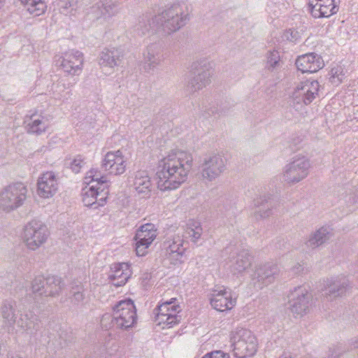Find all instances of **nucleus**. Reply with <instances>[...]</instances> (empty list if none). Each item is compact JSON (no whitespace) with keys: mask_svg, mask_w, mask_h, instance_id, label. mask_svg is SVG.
<instances>
[{"mask_svg":"<svg viewBox=\"0 0 358 358\" xmlns=\"http://www.w3.org/2000/svg\"><path fill=\"white\" fill-rule=\"evenodd\" d=\"M348 282L345 277H334L326 282L325 295L328 300L333 301L342 296L347 289Z\"/></svg>","mask_w":358,"mask_h":358,"instance_id":"b1692460","label":"nucleus"},{"mask_svg":"<svg viewBox=\"0 0 358 358\" xmlns=\"http://www.w3.org/2000/svg\"><path fill=\"white\" fill-rule=\"evenodd\" d=\"M152 20L153 17L150 18L147 15L140 17L135 25V31L140 36L156 32V26L152 23Z\"/></svg>","mask_w":358,"mask_h":358,"instance_id":"c9c22d12","label":"nucleus"},{"mask_svg":"<svg viewBox=\"0 0 358 358\" xmlns=\"http://www.w3.org/2000/svg\"><path fill=\"white\" fill-rule=\"evenodd\" d=\"M289 297L290 310L296 317L303 316L307 313L311 306V294L306 288H295Z\"/></svg>","mask_w":358,"mask_h":358,"instance_id":"4468645a","label":"nucleus"},{"mask_svg":"<svg viewBox=\"0 0 358 358\" xmlns=\"http://www.w3.org/2000/svg\"><path fill=\"white\" fill-rule=\"evenodd\" d=\"M319 88L320 85L317 80H307L300 82L291 93L290 106L297 111L301 110L316 98Z\"/></svg>","mask_w":358,"mask_h":358,"instance_id":"1a4fd4ad","label":"nucleus"},{"mask_svg":"<svg viewBox=\"0 0 358 358\" xmlns=\"http://www.w3.org/2000/svg\"><path fill=\"white\" fill-rule=\"evenodd\" d=\"M226 166V159L220 155L206 157L201 165V180L205 183L215 181L225 171Z\"/></svg>","mask_w":358,"mask_h":358,"instance_id":"9b49d317","label":"nucleus"},{"mask_svg":"<svg viewBox=\"0 0 358 358\" xmlns=\"http://www.w3.org/2000/svg\"><path fill=\"white\" fill-rule=\"evenodd\" d=\"M202 358H230L229 354L224 353L220 350L214 351L206 355Z\"/></svg>","mask_w":358,"mask_h":358,"instance_id":"de8ad7c7","label":"nucleus"},{"mask_svg":"<svg viewBox=\"0 0 358 358\" xmlns=\"http://www.w3.org/2000/svg\"><path fill=\"white\" fill-rule=\"evenodd\" d=\"M124 57L123 52L118 48H105L99 54V65L106 75L111 74L115 66L120 64Z\"/></svg>","mask_w":358,"mask_h":358,"instance_id":"a211bd4d","label":"nucleus"},{"mask_svg":"<svg viewBox=\"0 0 358 358\" xmlns=\"http://www.w3.org/2000/svg\"><path fill=\"white\" fill-rule=\"evenodd\" d=\"M20 1L26 10L34 17L44 14L47 9L44 0H20Z\"/></svg>","mask_w":358,"mask_h":358,"instance_id":"72a5a7b5","label":"nucleus"},{"mask_svg":"<svg viewBox=\"0 0 358 358\" xmlns=\"http://www.w3.org/2000/svg\"><path fill=\"white\" fill-rule=\"evenodd\" d=\"M86 186L82 190V200L85 206H93L97 208L102 206L106 202V197L101 196L99 192L98 185H102L106 182L101 172L95 169H92L87 173L83 180Z\"/></svg>","mask_w":358,"mask_h":358,"instance_id":"20e7f679","label":"nucleus"},{"mask_svg":"<svg viewBox=\"0 0 358 358\" xmlns=\"http://www.w3.org/2000/svg\"><path fill=\"white\" fill-rule=\"evenodd\" d=\"M213 71L208 62L201 60L194 62L187 90L189 93H194L206 87L210 83Z\"/></svg>","mask_w":358,"mask_h":358,"instance_id":"9d476101","label":"nucleus"},{"mask_svg":"<svg viewBox=\"0 0 358 358\" xmlns=\"http://www.w3.org/2000/svg\"><path fill=\"white\" fill-rule=\"evenodd\" d=\"M64 287L62 280L56 276H49L45 278V296L59 295Z\"/></svg>","mask_w":358,"mask_h":358,"instance_id":"f704fd0d","label":"nucleus"},{"mask_svg":"<svg viewBox=\"0 0 358 358\" xmlns=\"http://www.w3.org/2000/svg\"><path fill=\"white\" fill-rule=\"evenodd\" d=\"M280 358H291V357H280Z\"/></svg>","mask_w":358,"mask_h":358,"instance_id":"4d7b16f0","label":"nucleus"},{"mask_svg":"<svg viewBox=\"0 0 358 358\" xmlns=\"http://www.w3.org/2000/svg\"><path fill=\"white\" fill-rule=\"evenodd\" d=\"M15 302L5 300L0 305V315L3 323L6 326L13 327L16 322Z\"/></svg>","mask_w":358,"mask_h":358,"instance_id":"7c9ffc66","label":"nucleus"},{"mask_svg":"<svg viewBox=\"0 0 358 358\" xmlns=\"http://www.w3.org/2000/svg\"><path fill=\"white\" fill-rule=\"evenodd\" d=\"M176 300L173 298L169 301L164 302L155 310V322L162 329L171 328L180 320L178 313L181 309L179 305L175 304Z\"/></svg>","mask_w":358,"mask_h":358,"instance_id":"f8f14e48","label":"nucleus"},{"mask_svg":"<svg viewBox=\"0 0 358 358\" xmlns=\"http://www.w3.org/2000/svg\"><path fill=\"white\" fill-rule=\"evenodd\" d=\"M203 234V228L200 222L194 220H189L187 224L185 234L190 238L191 241L196 243L201 238Z\"/></svg>","mask_w":358,"mask_h":358,"instance_id":"4c0bfd02","label":"nucleus"},{"mask_svg":"<svg viewBox=\"0 0 358 358\" xmlns=\"http://www.w3.org/2000/svg\"><path fill=\"white\" fill-rule=\"evenodd\" d=\"M127 161L120 150L107 152L101 162V168L109 174L120 176L126 171Z\"/></svg>","mask_w":358,"mask_h":358,"instance_id":"f3484780","label":"nucleus"},{"mask_svg":"<svg viewBox=\"0 0 358 358\" xmlns=\"http://www.w3.org/2000/svg\"><path fill=\"white\" fill-rule=\"evenodd\" d=\"M257 210L254 213V217L257 220L266 219L272 215L273 205L266 197H260L255 201Z\"/></svg>","mask_w":358,"mask_h":358,"instance_id":"473e14b6","label":"nucleus"},{"mask_svg":"<svg viewBox=\"0 0 358 358\" xmlns=\"http://www.w3.org/2000/svg\"><path fill=\"white\" fill-rule=\"evenodd\" d=\"M135 237L142 241L151 244L157 237L155 226L152 223L142 225L137 231Z\"/></svg>","mask_w":358,"mask_h":358,"instance_id":"e433bc0d","label":"nucleus"},{"mask_svg":"<svg viewBox=\"0 0 358 358\" xmlns=\"http://www.w3.org/2000/svg\"><path fill=\"white\" fill-rule=\"evenodd\" d=\"M251 265L250 252L246 250L239 251L231 261L230 271L234 275L245 271Z\"/></svg>","mask_w":358,"mask_h":358,"instance_id":"cd10ccee","label":"nucleus"},{"mask_svg":"<svg viewBox=\"0 0 358 358\" xmlns=\"http://www.w3.org/2000/svg\"><path fill=\"white\" fill-rule=\"evenodd\" d=\"M336 0H309V8L315 18L329 17L338 11Z\"/></svg>","mask_w":358,"mask_h":358,"instance_id":"5701e85b","label":"nucleus"},{"mask_svg":"<svg viewBox=\"0 0 358 358\" xmlns=\"http://www.w3.org/2000/svg\"><path fill=\"white\" fill-rule=\"evenodd\" d=\"M135 239L136 241V255L139 257L145 256L148 252V248L151 245L148 243L144 242L141 241L138 238H136L135 237Z\"/></svg>","mask_w":358,"mask_h":358,"instance_id":"37998d69","label":"nucleus"},{"mask_svg":"<svg viewBox=\"0 0 358 358\" xmlns=\"http://www.w3.org/2000/svg\"><path fill=\"white\" fill-rule=\"evenodd\" d=\"M161 51L155 44L147 47L143 53L144 69L147 72L154 71L161 63Z\"/></svg>","mask_w":358,"mask_h":358,"instance_id":"bb28decb","label":"nucleus"},{"mask_svg":"<svg viewBox=\"0 0 358 358\" xmlns=\"http://www.w3.org/2000/svg\"><path fill=\"white\" fill-rule=\"evenodd\" d=\"M25 123L28 133L31 134H41L48 127L45 117L37 113L26 116Z\"/></svg>","mask_w":358,"mask_h":358,"instance_id":"c85d7f7f","label":"nucleus"},{"mask_svg":"<svg viewBox=\"0 0 358 358\" xmlns=\"http://www.w3.org/2000/svg\"><path fill=\"white\" fill-rule=\"evenodd\" d=\"M83 54L78 50H69L55 57L56 65L71 76L78 75L83 68Z\"/></svg>","mask_w":358,"mask_h":358,"instance_id":"ddd939ff","label":"nucleus"},{"mask_svg":"<svg viewBox=\"0 0 358 358\" xmlns=\"http://www.w3.org/2000/svg\"><path fill=\"white\" fill-rule=\"evenodd\" d=\"M349 201L352 204H357L358 203V195L355 194H352L349 196Z\"/></svg>","mask_w":358,"mask_h":358,"instance_id":"09e8293b","label":"nucleus"},{"mask_svg":"<svg viewBox=\"0 0 358 358\" xmlns=\"http://www.w3.org/2000/svg\"><path fill=\"white\" fill-rule=\"evenodd\" d=\"M352 345L355 348H358V339L357 340H355V341L352 342Z\"/></svg>","mask_w":358,"mask_h":358,"instance_id":"603ef678","label":"nucleus"},{"mask_svg":"<svg viewBox=\"0 0 358 358\" xmlns=\"http://www.w3.org/2000/svg\"><path fill=\"white\" fill-rule=\"evenodd\" d=\"M131 275L129 265L127 263L114 264L111 267L109 279L115 287L124 285Z\"/></svg>","mask_w":358,"mask_h":358,"instance_id":"393cba45","label":"nucleus"},{"mask_svg":"<svg viewBox=\"0 0 358 358\" xmlns=\"http://www.w3.org/2000/svg\"><path fill=\"white\" fill-rule=\"evenodd\" d=\"M45 278L36 277L31 282V290L36 296H45Z\"/></svg>","mask_w":358,"mask_h":358,"instance_id":"79ce46f5","label":"nucleus"},{"mask_svg":"<svg viewBox=\"0 0 358 358\" xmlns=\"http://www.w3.org/2000/svg\"><path fill=\"white\" fill-rule=\"evenodd\" d=\"M193 166L192 155L182 150H173L159 162L157 187L160 191L175 190L188 178Z\"/></svg>","mask_w":358,"mask_h":358,"instance_id":"f257e3e1","label":"nucleus"},{"mask_svg":"<svg viewBox=\"0 0 358 358\" xmlns=\"http://www.w3.org/2000/svg\"><path fill=\"white\" fill-rule=\"evenodd\" d=\"M28 196V188L21 182H12L0 190V208L6 213L22 206Z\"/></svg>","mask_w":358,"mask_h":358,"instance_id":"39448f33","label":"nucleus"},{"mask_svg":"<svg viewBox=\"0 0 358 358\" xmlns=\"http://www.w3.org/2000/svg\"><path fill=\"white\" fill-rule=\"evenodd\" d=\"M50 236V231L43 222L32 220L23 228L22 239L26 247L35 251L43 246Z\"/></svg>","mask_w":358,"mask_h":358,"instance_id":"6e6552de","label":"nucleus"},{"mask_svg":"<svg viewBox=\"0 0 358 358\" xmlns=\"http://www.w3.org/2000/svg\"><path fill=\"white\" fill-rule=\"evenodd\" d=\"M295 64L302 73H315L324 66L322 58L316 53H308L298 57Z\"/></svg>","mask_w":358,"mask_h":358,"instance_id":"4be33fe9","label":"nucleus"},{"mask_svg":"<svg viewBox=\"0 0 358 358\" xmlns=\"http://www.w3.org/2000/svg\"><path fill=\"white\" fill-rule=\"evenodd\" d=\"M64 87H65V86L64 84H62V85L57 84V90H61L64 89Z\"/></svg>","mask_w":358,"mask_h":358,"instance_id":"3c124183","label":"nucleus"},{"mask_svg":"<svg viewBox=\"0 0 358 358\" xmlns=\"http://www.w3.org/2000/svg\"><path fill=\"white\" fill-rule=\"evenodd\" d=\"M311 168L309 158L299 154L293 157L282 168L280 179L288 185H294L308 177Z\"/></svg>","mask_w":358,"mask_h":358,"instance_id":"423d86ee","label":"nucleus"},{"mask_svg":"<svg viewBox=\"0 0 358 358\" xmlns=\"http://www.w3.org/2000/svg\"><path fill=\"white\" fill-rule=\"evenodd\" d=\"M187 20L183 7L174 4L155 15L152 23L155 24L156 32L166 36L180 30Z\"/></svg>","mask_w":358,"mask_h":358,"instance_id":"f03ea898","label":"nucleus"},{"mask_svg":"<svg viewBox=\"0 0 358 358\" xmlns=\"http://www.w3.org/2000/svg\"><path fill=\"white\" fill-rule=\"evenodd\" d=\"M280 60V55L278 51H270L267 55V64L271 68H275Z\"/></svg>","mask_w":358,"mask_h":358,"instance_id":"c03bdc74","label":"nucleus"},{"mask_svg":"<svg viewBox=\"0 0 358 358\" xmlns=\"http://www.w3.org/2000/svg\"><path fill=\"white\" fill-rule=\"evenodd\" d=\"M136 311L134 302L131 299L120 301L113 308V315H103L101 323L105 328H109L108 322H112L117 328L127 329L136 322Z\"/></svg>","mask_w":358,"mask_h":358,"instance_id":"7ed1b4c3","label":"nucleus"},{"mask_svg":"<svg viewBox=\"0 0 358 358\" xmlns=\"http://www.w3.org/2000/svg\"><path fill=\"white\" fill-rule=\"evenodd\" d=\"M102 192H103V190H101V192H100V193H101V194H102ZM106 194H107V192L103 193V196H101H101H104V197H106V196H105Z\"/></svg>","mask_w":358,"mask_h":358,"instance_id":"6e6d98bb","label":"nucleus"},{"mask_svg":"<svg viewBox=\"0 0 358 358\" xmlns=\"http://www.w3.org/2000/svg\"><path fill=\"white\" fill-rule=\"evenodd\" d=\"M335 351L330 350H329V355H328V358H336V355H334Z\"/></svg>","mask_w":358,"mask_h":358,"instance_id":"8fccbe9b","label":"nucleus"},{"mask_svg":"<svg viewBox=\"0 0 358 358\" xmlns=\"http://www.w3.org/2000/svg\"><path fill=\"white\" fill-rule=\"evenodd\" d=\"M56 3L62 14L69 16L76 15L78 0H57Z\"/></svg>","mask_w":358,"mask_h":358,"instance_id":"58836bf2","label":"nucleus"},{"mask_svg":"<svg viewBox=\"0 0 358 358\" xmlns=\"http://www.w3.org/2000/svg\"><path fill=\"white\" fill-rule=\"evenodd\" d=\"M36 185V193L39 197L52 198L59 189L58 178L53 171L44 172L38 178Z\"/></svg>","mask_w":358,"mask_h":358,"instance_id":"dca6fc26","label":"nucleus"},{"mask_svg":"<svg viewBox=\"0 0 358 358\" xmlns=\"http://www.w3.org/2000/svg\"><path fill=\"white\" fill-rule=\"evenodd\" d=\"M166 255L169 258L175 260L174 264H182V257L185 249L183 248V241L179 236H174L164 243Z\"/></svg>","mask_w":358,"mask_h":358,"instance_id":"a878e982","label":"nucleus"},{"mask_svg":"<svg viewBox=\"0 0 358 358\" xmlns=\"http://www.w3.org/2000/svg\"><path fill=\"white\" fill-rule=\"evenodd\" d=\"M92 13L101 23L107 22L118 13V2L116 0H99L92 7Z\"/></svg>","mask_w":358,"mask_h":358,"instance_id":"6ab92c4d","label":"nucleus"},{"mask_svg":"<svg viewBox=\"0 0 358 358\" xmlns=\"http://www.w3.org/2000/svg\"><path fill=\"white\" fill-rule=\"evenodd\" d=\"M38 322V316L28 310L22 313L18 319L16 318L15 324L24 331H31L36 328Z\"/></svg>","mask_w":358,"mask_h":358,"instance_id":"2f4dec72","label":"nucleus"},{"mask_svg":"<svg viewBox=\"0 0 358 358\" xmlns=\"http://www.w3.org/2000/svg\"><path fill=\"white\" fill-rule=\"evenodd\" d=\"M208 299L211 306L220 312L231 310L236 303V299L233 298L231 292L224 287L213 289Z\"/></svg>","mask_w":358,"mask_h":358,"instance_id":"2eb2a0df","label":"nucleus"},{"mask_svg":"<svg viewBox=\"0 0 358 358\" xmlns=\"http://www.w3.org/2000/svg\"><path fill=\"white\" fill-rule=\"evenodd\" d=\"M5 0H0V8L3 6Z\"/></svg>","mask_w":358,"mask_h":358,"instance_id":"5fc2aeb1","label":"nucleus"},{"mask_svg":"<svg viewBox=\"0 0 358 358\" xmlns=\"http://www.w3.org/2000/svg\"><path fill=\"white\" fill-rule=\"evenodd\" d=\"M85 289L84 285L80 282H74L71 288L70 294L72 302L79 304L85 298Z\"/></svg>","mask_w":358,"mask_h":358,"instance_id":"a19ab883","label":"nucleus"},{"mask_svg":"<svg viewBox=\"0 0 358 358\" xmlns=\"http://www.w3.org/2000/svg\"><path fill=\"white\" fill-rule=\"evenodd\" d=\"M84 164V161L80 156L76 157L71 163L70 168L76 173L80 171Z\"/></svg>","mask_w":358,"mask_h":358,"instance_id":"a18cd8bd","label":"nucleus"},{"mask_svg":"<svg viewBox=\"0 0 358 358\" xmlns=\"http://www.w3.org/2000/svg\"><path fill=\"white\" fill-rule=\"evenodd\" d=\"M304 271L303 265L299 262L294 263L289 270L293 275H300L304 273Z\"/></svg>","mask_w":358,"mask_h":358,"instance_id":"49530a36","label":"nucleus"},{"mask_svg":"<svg viewBox=\"0 0 358 358\" xmlns=\"http://www.w3.org/2000/svg\"><path fill=\"white\" fill-rule=\"evenodd\" d=\"M129 182L136 193L142 197H149L152 191V183L148 172L139 170L130 177Z\"/></svg>","mask_w":358,"mask_h":358,"instance_id":"412c9836","label":"nucleus"},{"mask_svg":"<svg viewBox=\"0 0 358 358\" xmlns=\"http://www.w3.org/2000/svg\"><path fill=\"white\" fill-rule=\"evenodd\" d=\"M346 73L343 66L336 64L329 72V81L334 85H338L346 78Z\"/></svg>","mask_w":358,"mask_h":358,"instance_id":"ea45409f","label":"nucleus"},{"mask_svg":"<svg viewBox=\"0 0 358 358\" xmlns=\"http://www.w3.org/2000/svg\"><path fill=\"white\" fill-rule=\"evenodd\" d=\"M230 341L234 355L237 358L253 356L257 350V341L255 335L248 329L236 328L230 333Z\"/></svg>","mask_w":358,"mask_h":358,"instance_id":"0eeeda50","label":"nucleus"},{"mask_svg":"<svg viewBox=\"0 0 358 358\" xmlns=\"http://www.w3.org/2000/svg\"><path fill=\"white\" fill-rule=\"evenodd\" d=\"M280 275V268L276 264L266 263L259 266L254 273V280L260 288L273 283Z\"/></svg>","mask_w":358,"mask_h":358,"instance_id":"aec40b11","label":"nucleus"},{"mask_svg":"<svg viewBox=\"0 0 358 358\" xmlns=\"http://www.w3.org/2000/svg\"><path fill=\"white\" fill-rule=\"evenodd\" d=\"M331 237V233L328 228L320 227L311 233L306 242L308 248L315 249L326 243Z\"/></svg>","mask_w":358,"mask_h":358,"instance_id":"c756f323","label":"nucleus"},{"mask_svg":"<svg viewBox=\"0 0 358 358\" xmlns=\"http://www.w3.org/2000/svg\"><path fill=\"white\" fill-rule=\"evenodd\" d=\"M54 93H55V92ZM55 96H57V95H56V94H55ZM64 96H62V94H60L59 96H55V98H56V99H62V98H64Z\"/></svg>","mask_w":358,"mask_h":358,"instance_id":"864d4df0","label":"nucleus"}]
</instances>
